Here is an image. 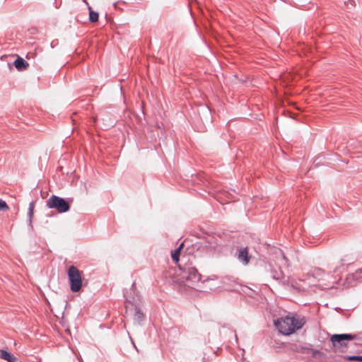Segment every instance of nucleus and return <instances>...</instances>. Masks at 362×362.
<instances>
[{
  "mask_svg": "<svg viewBox=\"0 0 362 362\" xmlns=\"http://www.w3.org/2000/svg\"><path fill=\"white\" fill-rule=\"evenodd\" d=\"M304 316L289 313L285 317L277 318L274 321V326L284 335H290L301 329L305 324Z\"/></svg>",
  "mask_w": 362,
  "mask_h": 362,
  "instance_id": "obj_1",
  "label": "nucleus"
},
{
  "mask_svg": "<svg viewBox=\"0 0 362 362\" xmlns=\"http://www.w3.org/2000/svg\"><path fill=\"white\" fill-rule=\"evenodd\" d=\"M179 269L180 271L178 274L180 280L185 283L187 286L194 288L196 284L201 281V274L191 264H186L184 266L179 265Z\"/></svg>",
  "mask_w": 362,
  "mask_h": 362,
  "instance_id": "obj_2",
  "label": "nucleus"
},
{
  "mask_svg": "<svg viewBox=\"0 0 362 362\" xmlns=\"http://www.w3.org/2000/svg\"><path fill=\"white\" fill-rule=\"evenodd\" d=\"M71 199H66L57 195H52L47 200V206L49 209H54L59 213H65L69 211Z\"/></svg>",
  "mask_w": 362,
  "mask_h": 362,
  "instance_id": "obj_3",
  "label": "nucleus"
},
{
  "mask_svg": "<svg viewBox=\"0 0 362 362\" xmlns=\"http://www.w3.org/2000/svg\"><path fill=\"white\" fill-rule=\"evenodd\" d=\"M68 279L70 285V289L74 293L81 291L83 281L81 272L74 265L68 269Z\"/></svg>",
  "mask_w": 362,
  "mask_h": 362,
  "instance_id": "obj_4",
  "label": "nucleus"
},
{
  "mask_svg": "<svg viewBox=\"0 0 362 362\" xmlns=\"http://www.w3.org/2000/svg\"><path fill=\"white\" fill-rule=\"evenodd\" d=\"M356 339V335L353 334H334L332 335L330 341L335 348H345L348 341Z\"/></svg>",
  "mask_w": 362,
  "mask_h": 362,
  "instance_id": "obj_5",
  "label": "nucleus"
},
{
  "mask_svg": "<svg viewBox=\"0 0 362 362\" xmlns=\"http://www.w3.org/2000/svg\"><path fill=\"white\" fill-rule=\"evenodd\" d=\"M252 258V255L249 253L248 247H245L239 250L237 259L243 265H247Z\"/></svg>",
  "mask_w": 362,
  "mask_h": 362,
  "instance_id": "obj_6",
  "label": "nucleus"
},
{
  "mask_svg": "<svg viewBox=\"0 0 362 362\" xmlns=\"http://www.w3.org/2000/svg\"><path fill=\"white\" fill-rule=\"evenodd\" d=\"M290 349L294 352H298V353H301V354L311 353L313 356H315L317 354L320 353L318 350H315L312 348H309L307 346L298 345V344H291L290 346Z\"/></svg>",
  "mask_w": 362,
  "mask_h": 362,
  "instance_id": "obj_7",
  "label": "nucleus"
},
{
  "mask_svg": "<svg viewBox=\"0 0 362 362\" xmlns=\"http://www.w3.org/2000/svg\"><path fill=\"white\" fill-rule=\"evenodd\" d=\"M269 272L272 278L276 281H280L284 277V274L279 267L269 265Z\"/></svg>",
  "mask_w": 362,
  "mask_h": 362,
  "instance_id": "obj_8",
  "label": "nucleus"
},
{
  "mask_svg": "<svg viewBox=\"0 0 362 362\" xmlns=\"http://www.w3.org/2000/svg\"><path fill=\"white\" fill-rule=\"evenodd\" d=\"M13 65L18 71H22L28 67L29 64L23 58L18 56V57L13 62Z\"/></svg>",
  "mask_w": 362,
  "mask_h": 362,
  "instance_id": "obj_9",
  "label": "nucleus"
},
{
  "mask_svg": "<svg viewBox=\"0 0 362 362\" xmlns=\"http://www.w3.org/2000/svg\"><path fill=\"white\" fill-rule=\"evenodd\" d=\"M0 358L4 359L7 362H18V358L11 352L4 349H0Z\"/></svg>",
  "mask_w": 362,
  "mask_h": 362,
  "instance_id": "obj_10",
  "label": "nucleus"
},
{
  "mask_svg": "<svg viewBox=\"0 0 362 362\" xmlns=\"http://www.w3.org/2000/svg\"><path fill=\"white\" fill-rule=\"evenodd\" d=\"M145 320V315L141 311V308L138 305H134V320L137 322L139 325H141L142 322Z\"/></svg>",
  "mask_w": 362,
  "mask_h": 362,
  "instance_id": "obj_11",
  "label": "nucleus"
},
{
  "mask_svg": "<svg viewBox=\"0 0 362 362\" xmlns=\"http://www.w3.org/2000/svg\"><path fill=\"white\" fill-rule=\"evenodd\" d=\"M124 296L127 303L134 305H136L137 301L139 300V295L137 291H136V293H134L132 291L127 292V293H124Z\"/></svg>",
  "mask_w": 362,
  "mask_h": 362,
  "instance_id": "obj_12",
  "label": "nucleus"
},
{
  "mask_svg": "<svg viewBox=\"0 0 362 362\" xmlns=\"http://www.w3.org/2000/svg\"><path fill=\"white\" fill-rule=\"evenodd\" d=\"M184 247V243H182L178 247L171 252V258L174 262H178L180 260V256L181 251Z\"/></svg>",
  "mask_w": 362,
  "mask_h": 362,
  "instance_id": "obj_13",
  "label": "nucleus"
},
{
  "mask_svg": "<svg viewBox=\"0 0 362 362\" xmlns=\"http://www.w3.org/2000/svg\"><path fill=\"white\" fill-rule=\"evenodd\" d=\"M35 208V202H31L29 204L28 211V226L33 228L32 220L33 217V211Z\"/></svg>",
  "mask_w": 362,
  "mask_h": 362,
  "instance_id": "obj_14",
  "label": "nucleus"
},
{
  "mask_svg": "<svg viewBox=\"0 0 362 362\" xmlns=\"http://www.w3.org/2000/svg\"><path fill=\"white\" fill-rule=\"evenodd\" d=\"M88 11H89V21L91 23H95L98 21L99 14L97 11H95L92 9V7L90 6H88Z\"/></svg>",
  "mask_w": 362,
  "mask_h": 362,
  "instance_id": "obj_15",
  "label": "nucleus"
},
{
  "mask_svg": "<svg viewBox=\"0 0 362 362\" xmlns=\"http://www.w3.org/2000/svg\"><path fill=\"white\" fill-rule=\"evenodd\" d=\"M205 240H206V243H207L210 245V247H213L214 249L218 245L217 241H216V239L215 238H214V237L206 238Z\"/></svg>",
  "mask_w": 362,
  "mask_h": 362,
  "instance_id": "obj_16",
  "label": "nucleus"
},
{
  "mask_svg": "<svg viewBox=\"0 0 362 362\" xmlns=\"http://www.w3.org/2000/svg\"><path fill=\"white\" fill-rule=\"evenodd\" d=\"M351 276L354 280L361 281L362 279V267L357 269Z\"/></svg>",
  "mask_w": 362,
  "mask_h": 362,
  "instance_id": "obj_17",
  "label": "nucleus"
},
{
  "mask_svg": "<svg viewBox=\"0 0 362 362\" xmlns=\"http://www.w3.org/2000/svg\"><path fill=\"white\" fill-rule=\"evenodd\" d=\"M346 358L349 361H361L362 362V355L347 356Z\"/></svg>",
  "mask_w": 362,
  "mask_h": 362,
  "instance_id": "obj_18",
  "label": "nucleus"
},
{
  "mask_svg": "<svg viewBox=\"0 0 362 362\" xmlns=\"http://www.w3.org/2000/svg\"><path fill=\"white\" fill-rule=\"evenodd\" d=\"M344 5L346 7L347 11L351 12L355 6V1L354 0H348L347 1H344Z\"/></svg>",
  "mask_w": 362,
  "mask_h": 362,
  "instance_id": "obj_19",
  "label": "nucleus"
},
{
  "mask_svg": "<svg viewBox=\"0 0 362 362\" xmlns=\"http://www.w3.org/2000/svg\"><path fill=\"white\" fill-rule=\"evenodd\" d=\"M8 209V206L5 201L0 198V211H5Z\"/></svg>",
  "mask_w": 362,
  "mask_h": 362,
  "instance_id": "obj_20",
  "label": "nucleus"
},
{
  "mask_svg": "<svg viewBox=\"0 0 362 362\" xmlns=\"http://www.w3.org/2000/svg\"><path fill=\"white\" fill-rule=\"evenodd\" d=\"M129 291H132L134 293H136V291H137L136 289V284H135V282H134L132 284Z\"/></svg>",
  "mask_w": 362,
  "mask_h": 362,
  "instance_id": "obj_21",
  "label": "nucleus"
},
{
  "mask_svg": "<svg viewBox=\"0 0 362 362\" xmlns=\"http://www.w3.org/2000/svg\"><path fill=\"white\" fill-rule=\"evenodd\" d=\"M119 4H125V2H124V1H117V2H115V3L113 4V6H114V7H115V8H119V7H118V5H119Z\"/></svg>",
  "mask_w": 362,
  "mask_h": 362,
  "instance_id": "obj_22",
  "label": "nucleus"
},
{
  "mask_svg": "<svg viewBox=\"0 0 362 362\" xmlns=\"http://www.w3.org/2000/svg\"><path fill=\"white\" fill-rule=\"evenodd\" d=\"M282 259L285 261L286 263H287L288 261L287 257L284 254H282Z\"/></svg>",
  "mask_w": 362,
  "mask_h": 362,
  "instance_id": "obj_23",
  "label": "nucleus"
},
{
  "mask_svg": "<svg viewBox=\"0 0 362 362\" xmlns=\"http://www.w3.org/2000/svg\"><path fill=\"white\" fill-rule=\"evenodd\" d=\"M114 124H115V121H114V120L110 121V124H109V125H110V126H113Z\"/></svg>",
  "mask_w": 362,
  "mask_h": 362,
  "instance_id": "obj_24",
  "label": "nucleus"
},
{
  "mask_svg": "<svg viewBox=\"0 0 362 362\" xmlns=\"http://www.w3.org/2000/svg\"><path fill=\"white\" fill-rule=\"evenodd\" d=\"M131 340H132V344H133V345H134V348H135V349H136V350L138 351V349L136 348V344L134 343V341H133V340H132V339H131Z\"/></svg>",
  "mask_w": 362,
  "mask_h": 362,
  "instance_id": "obj_25",
  "label": "nucleus"
},
{
  "mask_svg": "<svg viewBox=\"0 0 362 362\" xmlns=\"http://www.w3.org/2000/svg\"><path fill=\"white\" fill-rule=\"evenodd\" d=\"M83 1L84 3H86V5H87L88 6H90V5L88 4V3L86 1V0H83Z\"/></svg>",
  "mask_w": 362,
  "mask_h": 362,
  "instance_id": "obj_26",
  "label": "nucleus"
},
{
  "mask_svg": "<svg viewBox=\"0 0 362 362\" xmlns=\"http://www.w3.org/2000/svg\"><path fill=\"white\" fill-rule=\"evenodd\" d=\"M51 45V47H52V48L54 47V41H52V42H51V45Z\"/></svg>",
  "mask_w": 362,
  "mask_h": 362,
  "instance_id": "obj_27",
  "label": "nucleus"
},
{
  "mask_svg": "<svg viewBox=\"0 0 362 362\" xmlns=\"http://www.w3.org/2000/svg\"><path fill=\"white\" fill-rule=\"evenodd\" d=\"M335 310H336L337 311H339V310H340V308H335Z\"/></svg>",
  "mask_w": 362,
  "mask_h": 362,
  "instance_id": "obj_28",
  "label": "nucleus"
},
{
  "mask_svg": "<svg viewBox=\"0 0 362 362\" xmlns=\"http://www.w3.org/2000/svg\"><path fill=\"white\" fill-rule=\"evenodd\" d=\"M341 265H343V263H342L343 259H341Z\"/></svg>",
  "mask_w": 362,
  "mask_h": 362,
  "instance_id": "obj_29",
  "label": "nucleus"
}]
</instances>
